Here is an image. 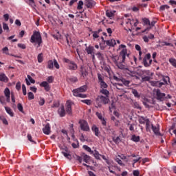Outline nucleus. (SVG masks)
<instances>
[{"label":"nucleus","mask_w":176,"mask_h":176,"mask_svg":"<svg viewBox=\"0 0 176 176\" xmlns=\"http://www.w3.org/2000/svg\"><path fill=\"white\" fill-rule=\"evenodd\" d=\"M125 60H120L118 63H117L116 67L119 68V69H127V65L124 63Z\"/></svg>","instance_id":"obj_16"},{"label":"nucleus","mask_w":176,"mask_h":176,"mask_svg":"<svg viewBox=\"0 0 176 176\" xmlns=\"http://www.w3.org/2000/svg\"><path fill=\"white\" fill-rule=\"evenodd\" d=\"M54 67L56 68V69H60V65H58V62H57V60H54Z\"/></svg>","instance_id":"obj_57"},{"label":"nucleus","mask_w":176,"mask_h":176,"mask_svg":"<svg viewBox=\"0 0 176 176\" xmlns=\"http://www.w3.org/2000/svg\"><path fill=\"white\" fill-rule=\"evenodd\" d=\"M80 76L82 79H86L87 75H89V72H87V67L85 65H81L80 68Z\"/></svg>","instance_id":"obj_10"},{"label":"nucleus","mask_w":176,"mask_h":176,"mask_svg":"<svg viewBox=\"0 0 176 176\" xmlns=\"http://www.w3.org/2000/svg\"><path fill=\"white\" fill-rule=\"evenodd\" d=\"M139 123H140V124H145V123H146V120L145 119V118L141 117V118L139 119Z\"/></svg>","instance_id":"obj_54"},{"label":"nucleus","mask_w":176,"mask_h":176,"mask_svg":"<svg viewBox=\"0 0 176 176\" xmlns=\"http://www.w3.org/2000/svg\"><path fill=\"white\" fill-rule=\"evenodd\" d=\"M142 20H143L144 25H151V21H149L148 19L144 18Z\"/></svg>","instance_id":"obj_45"},{"label":"nucleus","mask_w":176,"mask_h":176,"mask_svg":"<svg viewBox=\"0 0 176 176\" xmlns=\"http://www.w3.org/2000/svg\"><path fill=\"white\" fill-rule=\"evenodd\" d=\"M158 46H171L173 47L174 45H173L170 43L163 41V42H161V45H158Z\"/></svg>","instance_id":"obj_42"},{"label":"nucleus","mask_w":176,"mask_h":176,"mask_svg":"<svg viewBox=\"0 0 176 176\" xmlns=\"http://www.w3.org/2000/svg\"><path fill=\"white\" fill-rule=\"evenodd\" d=\"M5 109L7 112V113H8V115H10V116L13 117L14 116V113H13V111H12V109H10V107H5Z\"/></svg>","instance_id":"obj_31"},{"label":"nucleus","mask_w":176,"mask_h":176,"mask_svg":"<svg viewBox=\"0 0 176 176\" xmlns=\"http://www.w3.org/2000/svg\"><path fill=\"white\" fill-rule=\"evenodd\" d=\"M72 93L74 97H80V98H86V97H87V95L81 94L82 92L78 90V88L74 89Z\"/></svg>","instance_id":"obj_12"},{"label":"nucleus","mask_w":176,"mask_h":176,"mask_svg":"<svg viewBox=\"0 0 176 176\" xmlns=\"http://www.w3.org/2000/svg\"><path fill=\"white\" fill-rule=\"evenodd\" d=\"M102 32V29H98L97 31L92 32L93 33V38L97 39L98 38H100V34Z\"/></svg>","instance_id":"obj_20"},{"label":"nucleus","mask_w":176,"mask_h":176,"mask_svg":"<svg viewBox=\"0 0 176 176\" xmlns=\"http://www.w3.org/2000/svg\"><path fill=\"white\" fill-rule=\"evenodd\" d=\"M0 82H4V83H8V82H9V78L6 76V74L1 73L0 74Z\"/></svg>","instance_id":"obj_21"},{"label":"nucleus","mask_w":176,"mask_h":176,"mask_svg":"<svg viewBox=\"0 0 176 176\" xmlns=\"http://www.w3.org/2000/svg\"><path fill=\"white\" fill-rule=\"evenodd\" d=\"M47 68L48 69H53L54 68V61L52 60H50L47 63Z\"/></svg>","instance_id":"obj_29"},{"label":"nucleus","mask_w":176,"mask_h":176,"mask_svg":"<svg viewBox=\"0 0 176 176\" xmlns=\"http://www.w3.org/2000/svg\"><path fill=\"white\" fill-rule=\"evenodd\" d=\"M107 131L108 134H110L111 135H115V130H113V129L109 127L107 129Z\"/></svg>","instance_id":"obj_43"},{"label":"nucleus","mask_w":176,"mask_h":176,"mask_svg":"<svg viewBox=\"0 0 176 176\" xmlns=\"http://www.w3.org/2000/svg\"><path fill=\"white\" fill-rule=\"evenodd\" d=\"M166 9H170V6L168 5H163L161 6L160 8V10H161L162 12L166 10Z\"/></svg>","instance_id":"obj_50"},{"label":"nucleus","mask_w":176,"mask_h":176,"mask_svg":"<svg viewBox=\"0 0 176 176\" xmlns=\"http://www.w3.org/2000/svg\"><path fill=\"white\" fill-rule=\"evenodd\" d=\"M161 78L164 80V83H167V82H170V77L168 76L161 75Z\"/></svg>","instance_id":"obj_39"},{"label":"nucleus","mask_w":176,"mask_h":176,"mask_svg":"<svg viewBox=\"0 0 176 176\" xmlns=\"http://www.w3.org/2000/svg\"><path fill=\"white\" fill-rule=\"evenodd\" d=\"M114 79L117 82H122V85H124V86H126V87H130V83H131L130 80H126V78H119L116 76H114Z\"/></svg>","instance_id":"obj_11"},{"label":"nucleus","mask_w":176,"mask_h":176,"mask_svg":"<svg viewBox=\"0 0 176 176\" xmlns=\"http://www.w3.org/2000/svg\"><path fill=\"white\" fill-rule=\"evenodd\" d=\"M151 80V76H144L142 78V82H149Z\"/></svg>","instance_id":"obj_46"},{"label":"nucleus","mask_w":176,"mask_h":176,"mask_svg":"<svg viewBox=\"0 0 176 176\" xmlns=\"http://www.w3.org/2000/svg\"><path fill=\"white\" fill-rule=\"evenodd\" d=\"M105 79V77L104 76H102L101 74H98V82L100 86V89H107L108 88V84L104 81Z\"/></svg>","instance_id":"obj_5"},{"label":"nucleus","mask_w":176,"mask_h":176,"mask_svg":"<svg viewBox=\"0 0 176 176\" xmlns=\"http://www.w3.org/2000/svg\"><path fill=\"white\" fill-rule=\"evenodd\" d=\"M67 80L70 83H76V82H78V78L75 76H72V77L68 78Z\"/></svg>","instance_id":"obj_28"},{"label":"nucleus","mask_w":176,"mask_h":176,"mask_svg":"<svg viewBox=\"0 0 176 176\" xmlns=\"http://www.w3.org/2000/svg\"><path fill=\"white\" fill-rule=\"evenodd\" d=\"M168 61H169L170 64H171V65H172L173 67H174L175 68H176V59H175V58H169Z\"/></svg>","instance_id":"obj_34"},{"label":"nucleus","mask_w":176,"mask_h":176,"mask_svg":"<svg viewBox=\"0 0 176 176\" xmlns=\"http://www.w3.org/2000/svg\"><path fill=\"white\" fill-rule=\"evenodd\" d=\"M78 123L82 131H90V126H89V123H87V121L85 120H80Z\"/></svg>","instance_id":"obj_8"},{"label":"nucleus","mask_w":176,"mask_h":176,"mask_svg":"<svg viewBox=\"0 0 176 176\" xmlns=\"http://www.w3.org/2000/svg\"><path fill=\"white\" fill-rule=\"evenodd\" d=\"M114 87L117 89L118 93H120V94H118L119 97H123L124 94H126V91H124V89H123V84H120L119 82L113 84Z\"/></svg>","instance_id":"obj_7"},{"label":"nucleus","mask_w":176,"mask_h":176,"mask_svg":"<svg viewBox=\"0 0 176 176\" xmlns=\"http://www.w3.org/2000/svg\"><path fill=\"white\" fill-rule=\"evenodd\" d=\"M28 140L30 141V142H32L33 144H36V142L32 140V136L31 135V134H28Z\"/></svg>","instance_id":"obj_60"},{"label":"nucleus","mask_w":176,"mask_h":176,"mask_svg":"<svg viewBox=\"0 0 176 176\" xmlns=\"http://www.w3.org/2000/svg\"><path fill=\"white\" fill-rule=\"evenodd\" d=\"M113 142H115V144H120V138L119 136L115 138L113 137Z\"/></svg>","instance_id":"obj_48"},{"label":"nucleus","mask_w":176,"mask_h":176,"mask_svg":"<svg viewBox=\"0 0 176 176\" xmlns=\"http://www.w3.org/2000/svg\"><path fill=\"white\" fill-rule=\"evenodd\" d=\"M143 65L148 68L150 65H152V59H151V54H146L143 58Z\"/></svg>","instance_id":"obj_6"},{"label":"nucleus","mask_w":176,"mask_h":176,"mask_svg":"<svg viewBox=\"0 0 176 176\" xmlns=\"http://www.w3.org/2000/svg\"><path fill=\"white\" fill-rule=\"evenodd\" d=\"M100 93L106 96V97L109 96V91L107 90V88H102V89H100Z\"/></svg>","instance_id":"obj_32"},{"label":"nucleus","mask_w":176,"mask_h":176,"mask_svg":"<svg viewBox=\"0 0 176 176\" xmlns=\"http://www.w3.org/2000/svg\"><path fill=\"white\" fill-rule=\"evenodd\" d=\"M91 130L96 137H98V135H100V129H98V127H97V126L94 125L91 127Z\"/></svg>","instance_id":"obj_24"},{"label":"nucleus","mask_w":176,"mask_h":176,"mask_svg":"<svg viewBox=\"0 0 176 176\" xmlns=\"http://www.w3.org/2000/svg\"><path fill=\"white\" fill-rule=\"evenodd\" d=\"M122 23H125L126 27L128 28V30L129 31H131V19H124Z\"/></svg>","instance_id":"obj_23"},{"label":"nucleus","mask_w":176,"mask_h":176,"mask_svg":"<svg viewBox=\"0 0 176 176\" xmlns=\"http://www.w3.org/2000/svg\"><path fill=\"white\" fill-rule=\"evenodd\" d=\"M0 102H1V104H2L3 105H5V104H6V99H5V96H0Z\"/></svg>","instance_id":"obj_61"},{"label":"nucleus","mask_w":176,"mask_h":176,"mask_svg":"<svg viewBox=\"0 0 176 176\" xmlns=\"http://www.w3.org/2000/svg\"><path fill=\"white\" fill-rule=\"evenodd\" d=\"M155 24H156V21H151V23H150V25H148L150 27L146 28L144 30L142 31V32H146V31H149V30H151L152 27H155Z\"/></svg>","instance_id":"obj_30"},{"label":"nucleus","mask_w":176,"mask_h":176,"mask_svg":"<svg viewBox=\"0 0 176 176\" xmlns=\"http://www.w3.org/2000/svg\"><path fill=\"white\" fill-rule=\"evenodd\" d=\"M116 11H107L106 12V16H107V17H113V16H115V13Z\"/></svg>","instance_id":"obj_35"},{"label":"nucleus","mask_w":176,"mask_h":176,"mask_svg":"<svg viewBox=\"0 0 176 176\" xmlns=\"http://www.w3.org/2000/svg\"><path fill=\"white\" fill-rule=\"evenodd\" d=\"M80 141H81V142L87 141V136L85 135L83 133H81L80 136Z\"/></svg>","instance_id":"obj_38"},{"label":"nucleus","mask_w":176,"mask_h":176,"mask_svg":"<svg viewBox=\"0 0 176 176\" xmlns=\"http://www.w3.org/2000/svg\"><path fill=\"white\" fill-rule=\"evenodd\" d=\"M151 129H152L154 134H155V135H160V132L159 131L158 127L153 126V124H151Z\"/></svg>","instance_id":"obj_25"},{"label":"nucleus","mask_w":176,"mask_h":176,"mask_svg":"<svg viewBox=\"0 0 176 176\" xmlns=\"http://www.w3.org/2000/svg\"><path fill=\"white\" fill-rule=\"evenodd\" d=\"M0 120H1L3 124H6V126H8V124H9L8 120H6V118H5L4 117L0 116Z\"/></svg>","instance_id":"obj_51"},{"label":"nucleus","mask_w":176,"mask_h":176,"mask_svg":"<svg viewBox=\"0 0 176 176\" xmlns=\"http://www.w3.org/2000/svg\"><path fill=\"white\" fill-rule=\"evenodd\" d=\"M81 102L86 104L87 105H91V100L89 99L82 100Z\"/></svg>","instance_id":"obj_52"},{"label":"nucleus","mask_w":176,"mask_h":176,"mask_svg":"<svg viewBox=\"0 0 176 176\" xmlns=\"http://www.w3.org/2000/svg\"><path fill=\"white\" fill-rule=\"evenodd\" d=\"M30 41L31 43H37L38 47H39L42 43V36L41 35V32L34 30Z\"/></svg>","instance_id":"obj_2"},{"label":"nucleus","mask_w":176,"mask_h":176,"mask_svg":"<svg viewBox=\"0 0 176 176\" xmlns=\"http://www.w3.org/2000/svg\"><path fill=\"white\" fill-rule=\"evenodd\" d=\"M133 176H140V170H135L133 171Z\"/></svg>","instance_id":"obj_64"},{"label":"nucleus","mask_w":176,"mask_h":176,"mask_svg":"<svg viewBox=\"0 0 176 176\" xmlns=\"http://www.w3.org/2000/svg\"><path fill=\"white\" fill-rule=\"evenodd\" d=\"M72 105H74V102L71 100H67L65 104V111L67 115L69 116H72Z\"/></svg>","instance_id":"obj_9"},{"label":"nucleus","mask_w":176,"mask_h":176,"mask_svg":"<svg viewBox=\"0 0 176 176\" xmlns=\"http://www.w3.org/2000/svg\"><path fill=\"white\" fill-rule=\"evenodd\" d=\"M63 63H66L67 64V68L70 71H76L78 69V65L74 62V60H71L67 58H63Z\"/></svg>","instance_id":"obj_4"},{"label":"nucleus","mask_w":176,"mask_h":176,"mask_svg":"<svg viewBox=\"0 0 176 176\" xmlns=\"http://www.w3.org/2000/svg\"><path fill=\"white\" fill-rule=\"evenodd\" d=\"M82 148L87 151V152H91V148L89 147L87 145L82 146Z\"/></svg>","instance_id":"obj_63"},{"label":"nucleus","mask_w":176,"mask_h":176,"mask_svg":"<svg viewBox=\"0 0 176 176\" xmlns=\"http://www.w3.org/2000/svg\"><path fill=\"white\" fill-rule=\"evenodd\" d=\"M82 159L85 163H89V162H90V156L87 155H84Z\"/></svg>","instance_id":"obj_41"},{"label":"nucleus","mask_w":176,"mask_h":176,"mask_svg":"<svg viewBox=\"0 0 176 176\" xmlns=\"http://www.w3.org/2000/svg\"><path fill=\"white\" fill-rule=\"evenodd\" d=\"M43 133L46 135H49L51 133V128L50 124L47 123L43 128Z\"/></svg>","instance_id":"obj_17"},{"label":"nucleus","mask_w":176,"mask_h":176,"mask_svg":"<svg viewBox=\"0 0 176 176\" xmlns=\"http://www.w3.org/2000/svg\"><path fill=\"white\" fill-rule=\"evenodd\" d=\"M28 100H34V98H35V96H34V94L32 92H29L28 94Z\"/></svg>","instance_id":"obj_55"},{"label":"nucleus","mask_w":176,"mask_h":176,"mask_svg":"<svg viewBox=\"0 0 176 176\" xmlns=\"http://www.w3.org/2000/svg\"><path fill=\"white\" fill-rule=\"evenodd\" d=\"M157 100L160 101H164L166 100V94L162 93L160 89H157L156 91Z\"/></svg>","instance_id":"obj_13"},{"label":"nucleus","mask_w":176,"mask_h":176,"mask_svg":"<svg viewBox=\"0 0 176 176\" xmlns=\"http://www.w3.org/2000/svg\"><path fill=\"white\" fill-rule=\"evenodd\" d=\"M126 56L129 57V54H127V50L123 49L120 52V56H113L111 60L116 65L120 61H126Z\"/></svg>","instance_id":"obj_1"},{"label":"nucleus","mask_w":176,"mask_h":176,"mask_svg":"<svg viewBox=\"0 0 176 176\" xmlns=\"http://www.w3.org/2000/svg\"><path fill=\"white\" fill-rule=\"evenodd\" d=\"M53 80H54V78H53V76H49L47 78V83H53Z\"/></svg>","instance_id":"obj_62"},{"label":"nucleus","mask_w":176,"mask_h":176,"mask_svg":"<svg viewBox=\"0 0 176 176\" xmlns=\"http://www.w3.org/2000/svg\"><path fill=\"white\" fill-rule=\"evenodd\" d=\"M106 44L107 46L113 47L116 45V41L115 39H111L106 41Z\"/></svg>","instance_id":"obj_22"},{"label":"nucleus","mask_w":176,"mask_h":176,"mask_svg":"<svg viewBox=\"0 0 176 176\" xmlns=\"http://www.w3.org/2000/svg\"><path fill=\"white\" fill-rule=\"evenodd\" d=\"M85 51L87 52V54H91V56L94 57V47L91 45L86 47Z\"/></svg>","instance_id":"obj_18"},{"label":"nucleus","mask_w":176,"mask_h":176,"mask_svg":"<svg viewBox=\"0 0 176 176\" xmlns=\"http://www.w3.org/2000/svg\"><path fill=\"white\" fill-rule=\"evenodd\" d=\"M58 113L60 116V118H64L65 115H67V112L65 111V107L64 105H61L58 109Z\"/></svg>","instance_id":"obj_14"},{"label":"nucleus","mask_w":176,"mask_h":176,"mask_svg":"<svg viewBox=\"0 0 176 176\" xmlns=\"http://www.w3.org/2000/svg\"><path fill=\"white\" fill-rule=\"evenodd\" d=\"M40 87H44L45 91H50V89H52L50 85H49V82H47V81H43L41 83H40Z\"/></svg>","instance_id":"obj_15"},{"label":"nucleus","mask_w":176,"mask_h":176,"mask_svg":"<svg viewBox=\"0 0 176 176\" xmlns=\"http://www.w3.org/2000/svg\"><path fill=\"white\" fill-rule=\"evenodd\" d=\"M133 108H136L137 109H141V107L138 102H133Z\"/></svg>","instance_id":"obj_59"},{"label":"nucleus","mask_w":176,"mask_h":176,"mask_svg":"<svg viewBox=\"0 0 176 176\" xmlns=\"http://www.w3.org/2000/svg\"><path fill=\"white\" fill-rule=\"evenodd\" d=\"M128 75H130V76H132V77L135 76L136 78H138L137 76V72H135L128 70Z\"/></svg>","instance_id":"obj_47"},{"label":"nucleus","mask_w":176,"mask_h":176,"mask_svg":"<svg viewBox=\"0 0 176 176\" xmlns=\"http://www.w3.org/2000/svg\"><path fill=\"white\" fill-rule=\"evenodd\" d=\"M45 98H40V100L38 102V104L41 107H43V105H45Z\"/></svg>","instance_id":"obj_58"},{"label":"nucleus","mask_w":176,"mask_h":176,"mask_svg":"<svg viewBox=\"0 0 176 176\" xmlns=\"http://www.w3.org/2000/svg\"><path fill=\"white\" fill-rule=\"evenodd\" d=\"M152 86H156L157 87H162L163 85H164V82H160L159 81H153L151 82Z\"/></svg>","instance_id":"obj_27"},{"label":"nucleus","mask_w":176,"mask_h":176,"mask_svg":"<svg viewBox=\"0 0 176 176\" xmlns=\"http://www.w3.org/2000/svg\"><path fill=\"white\" fill-rule=\"evenodd\" d=\"M96 108H101V104H108L109 102V98L108 96H98L96 100Z\"/></svg>","instance_id":"obj_3"},{"label":"nucleus","mask_w":176,"mask_h":176,"mask_svg":"<svg viewBox=\"0 0 176 176\" xmlns=\"http://www.w3.org/2000/svg\"><path fill=\"white\" fill-rule=\"evenodd\" d=\"M132 141L134 142H140V136H137L135 135H133L131 138Z\"/></svg>","instance_id":"obj_40"},{"label":"nucleus","mask_w":176,"mask_h":176,"mask_svg":"<svg viewBox=\"0 0 176 176\" xmlns=\"http://www.w3.org/2000/svg\"><path fill=\"white\" fill-rule=\"evenodd\" d=\"M132 94H133V96H134V97H135V98H140V97H141V95H140V94L135 89H132Z\"/></svg>","instance_id":"obj_33"},{"label":"nucleus","mask_w":176,"mask_h":176,"mask_svg":"<svg viewBox=\"0 0 176 176\" xmlns=\"http://www.w3.org/2000/svg\"><path fill=\"white\" fill-rule=\"evenodd\" d=\"M38 63H42L43 61V54L41 53L37 56Z\"/></svg>","instance_id":"obj_44"},{"label":"nucleus","mask_w":176,"mask_h":176,"mask_svg":"<svg viewBox=\"0 0 176 176\" xmlns=\"http://www.w3.org/2000/svg\"><path fill=\"white\" fill-rule=\"evenodd\" d=\"M96 6V1L94 0H85V6L89 8H93Z\"/></svg>","instance_id":"obj_19"},{"label":"nucleus","mask_w":176,"mask_h":176,"mask_svg":"<svg viewBox=\"0 0 176 176\" xmlns=\"http://www.w3.org/2000/svg\"><path fill=\"white\" fill-rule=\"evenodd\" d=\"M146 131L151 133V121L148 118L146 119Z\"/></svg>","instance_id":"obj_26"},{"label":"nucleus","mask_w":176,"mask_h":176,"mask_svg":"<svg viewBox=\"0 0 176 176\" xmlns=\"http://www.w3.org/2000/svg\"><path fill=\"white\" fill-rule=\"evenodd\" d=\"M4 94L6 97H9L10 96V90L9 89V88L7 87L5 89Z\"/></svg>","instance_id":"obj_53"},{"label":"nucleus","mask_w":176,"mask_h":176,"mask_svg":"<svg viewBox=\"0 0 176 176\" xmlns=\"http://www.w3.org/2000/svg\"><path fill=\"white\" fill-rule=\"evenodd\" d=\"M142 74L144 76H152V73L149 70H143Z\"/></svg>","instance_id":"obj_37"},{"label":"nucleus","mask_w":176,"mask_h":176,"mask_svg":"<svg viewBox=\"0 0 176 176\" xmlns=\"http://www.w3.org/2000/svg\"><path fill=\"white\" fill-rule=\"evenodd\" d=\"M78 10H81V9H83V1H79L77 6Z\"/></svg>","instance_id":"obj_49"},{"label":"nucleus","mask_w":176,"mask_h":176,"mask_svg":"<svg viewBox=\"0 0 176 176\" xmlns=\"http://www.w3.org/2000/svg\"><path fill=\"white\" fill-rule=\"evenodd\" d=\"M77 89L81 93H85V91H86V90H87V85H82L80 87L77 88Z\"/></svg>","instance_id":"obj_36"},{"label":"nucleus","mask_w":176,"mask_h":176,"mask_svg":"<svg viewBox=\"0 0 176 176\" xmlns=\"http://www.w3.org/2000/svg\"><path fill=\"white\" fill-rule=\"evenodd\" d=\"M17 108H18L19 112H22V113L24 112L23 108V104H21V103H19L17 104Z\"/></svg>","instance_id":"obj_56"}]
</instances>
